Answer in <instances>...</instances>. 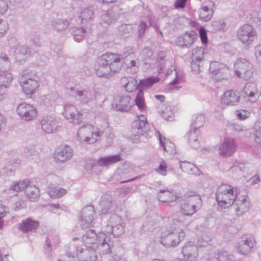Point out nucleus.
<instances>
[{
	"label": "nucleus",
	"mask_w": 261,
	"mask_h": 261,
	"mask_svg": "<svg viewBox=\"0 0 261 261\" xmlns=\"http://www.w3.org/2000/svg\"><path fill=\"white\" fill-rule=\"evenodd\" d=\"M180 167L183 172L190 174H197L199 172L198 168L194 164L187 161L180 162Z\"/></svg>",
	"instance_id": "obj_35"
},
{
	"label": "nucleus",
	"mask_w": 261,
	"mask_h": 261,
	"mask_svg": "<svg viewBox=\"0 0 261 261\" xmlns=\"http://www.w3.org/2000/svg\"><path fill=\"white\" fill-rule=\"evenodd\" d=\"M94 17V13L92 10L89 8L83 9L79 16L82 23H86L88 21L92 20Z\"/></svg>",
	"instance_id": "obj_38"
},
{
	"label": "nucleus",
	"mask_w": 261,
	"mask_h": 261,
	"mask_svg": "<svg viewBox=\"0 0 261 261\" xmlns=\"http://www.w3.org/2000/svg\"><path fill=\"white\" fill-rule=\"evenodd\" d=\"M210 71L219 80L226 79L229 73V70L225 65L216 61L211 63Z\"/></svg>",
	"instance_id": "obj_16"
},
{
	"label": "nucleus",
	"mask_w": 261,
	"mask_h": 261,
	"mask_svg": "<svg viewBox=\"0 0 261 261\" xmlns=\"http://www.w3.org/2000/svg\"><path fill=\"white\" fill-rule=\"evenodd\" d=\"M39 78L36 73L29 69L23 70L19 76V82L27 95H32L39 87Z\"/></svg>",
	"instance_id": "obj_6"
},
{
	"label": "nucleus",
	"mask_w": 261,
	"mask_h": 261,
	"mask_svg": "<svg viewBox=\"0 0 261 261\" xmlns=\"http://www.w3.org/2000/svg\"><path fill=\"white\" fill-rule=\"evenodd\" d=\"M179 223L173 225L172 222L169 230L162 231L160 242L163 246L169 248L175 247L182 241L186 236L185 232L180 228Z\"/></svg>",
	"instance_id": "obj_4"
},
{
	"label": "nucleus",
	"mask_w": 261,
	"mask_h": 261,
	"mask_svg": "<svg viewBox=\"0 0 261 261\" xmlns=\"http://www.w3.org/2000/svg\"><path fill=\"white\" fill-rule=\"evenodd\" d=\"M125 63L128 68H134V72H135L139 67V61L138 59L135 58H128L125 59Z\"/></svg>",
	"instance_id": "obj_54"
},
{
	"label": "nucleus",
	"mask_w": 261,
	"mask_h": 261,
	"mask_svg": "<svg viewBox=\"0 0 261 261\" xmlns=\"http://www.w3.org/2000/svg\"><path fill=\"white\" fill-rule=\"evenodd\" d=\"M214 3L213 1H205L199 11V19L203 21L210 20L213 15V11L212 8L214 7Z\"/></svg>",
	"instance_id": "obj_24"
},
{
	"label": "nucleus",
	"mask_w": 261,
	"mask_h": 261,
	"mask_svg": "<svg viewBox=\"0 0 261 261\" xmlns=\"http://www.w3.org/2000/svg\"><path fill=\"white\" fill-rule=\"evenodd\" d=\"M116 55L120 58V60L121 59H128V57L131 59L134 56V51L132 47H127L124 49L122 54Z\"/></svg>",
	"instance_id": "obj_56"
},
{
	"label": "nucleus",
	"mask_w": 261,
	"mask_h": 261,
	"mask_svg": "<svg viewBox=\"0 0 261 261\" xmlns=\"http://www.w3.org/2000/svg\"><path fill=\"white\" fill-rule=\"evenodd\" d=\"M87 35V33L83 28H76L73 32L74 39L75 41L80 42Z\"/></svg>",
	"instance_id": "obj_52"
},
{
	"label": "nucleus",
	"mask_w": 261,
	"mask_h": 261,
	"mask_svg": "<svg viewBox=\"0 0 261 261\" xmlns=\"http://www.w3.org/2000/svg\"><path fill=\"white\" fill-rule=\"evenodd\" d=\"M234 73L236 76L244 80H249L253 75V65L247 59L239 58L234 64Z\"/></svg>",
	"instance_id": "obj_8"
},
{
	"label": "nucleus",
	"mask_w": 261,
	"mask_h": 261,
	"mask_svg": "<svg viewBox=\"0 0 261 261\" xmlns=\"http://www.w3.org/2000/svg\"><path fill=\"white\" fill-rule=\"evenodd\" d=\"M188 197L187 202L184 203L181 205V213L178 217L174 216L172 218L173 225L179 223L181 225L184 222L185 216H191L195 213L201 205V198L199 195L193 194L192 195L186 194Z\"/></svg>",
	"instance_id": "obj_3"
},
{
	"label": "nucleus",
	"mask_w": 261,
	"mask_h": 261,
	"mask_svg": "<svg viewBox=\"0 0 261 261\" xmlns=\"http://www.w3.org/2000/svg\"><path fill=\"white\" fill-rule=\"evenodd\" d=\"M51 25L58 31H61L67 29L69 26V22L66 20L56 19L51 22Z\"/></svg>",
	"instance_id": "obj_41"
},
{
	"label": "nucleus",
	"mask_w": 261,
	"mask_h": 261,
	"mask_svg": "<svg viewBox=\"0 0 261 261\" xmlns=\"http://www.w3.org/2000/svg\"><path fill=\"white\" fill-rule=\"evenodd\" d=\"M8 30V22L5 20L0 19V37L4 36Z\"/></svg>",
	"instance_id": "obj_63"
},
{
	"label": "nucleus",
	"mask_w": 261,
	"mask_h": 261,
	"mask_svg": "<svg viewBox=\"0 0 261 261\" xmlns=\"http://www.w3.org/2000/svg\"><path fill=\"white\" fill-rule=\"evenodd\" d=\"M208 261H237L234 256L229 254L226 252L219 253L217 256L211 258Z\"/></svg>",
	"instance_id": "obj_39"
},
{
	"label": "nucleus",
	"mask_w": 261,
	"mask_h": 261,
	"mask_svg": "<svg viewBox=\"0 0 261 261\" xmlns=\"http://www.w3.org/2000/svg\"><path fill=\"white\" fill-rule=\"evenodd\" d=\"M159 200L162 202H170L175 200L177 196L175 191L160 190L158 195Z\"/></svg>",
	"instance_id": "obj_33"
},
{
	"label": "nucleus",
	"mask_w": 261,
	"mask_h": 261,
	"mask_svg": "<svg viewBox=\"0 0 261 261\" xmlns=\"http://www.w3.org/2000/svg\"><path fill=\"white\" fill-rule=\"evenodd\" d=\"M236 144L233 139H225L219 146V154L221 156H228L231 155L236 151Z\"/></svg>",
	"instance_id": "obj_20"
},
{
	"label": "nucleus",
	"mask_w": 261,
	"mask_h": 261,
	"mask_svg": "<svg viewBox=\"0 0 261 261\" xmlns=\"http://www.w3.org/2000/svg\"><path fill=\"white\" fill-rule=\"evenodd\" d=\"M130 97L128 95H118L116 96L112 102V108L121 112H127L130 110L133 101L130 102Z\"/></svg>",
	"instance_id": "obj_13"
},
{
	"label": "nucleus",
	"mask_w": 261,
	"mask_h": 261,
	"mask_svg": "<svg viewBox=\"0 0 261 261\" xmlns=\"http://www.w3.org/2000/svg\"><path fill=\"white\" fill-rule=\"evenodd\" d=\"M82 239L84 244L82 246L75 243L78 240L76 238H73V242L70 244L66 251L68 257H76L80 261H96V251L103 254H108L113 246V242L109 236L102 232L96 234L92 229L87 230Z\"/></svg>",
	"instance_id": "obj_1"
},
{
	"label": "nucleus",
	"mask_w": 261,
	"mask_h": 261,
	"mask_svg": "<svg viewBox=\"0 0 261 261\" xmlns=\"http://www.w3.org/2000/svg\"><path fill=\"white\" fill-rule=\"evenodd\" d=\"M182 254L189 261H198V248L192 242H188L182 248Z\"/></svg>",
	"instance_id": "obj_22"
},
{
	"label": "nucleus",
	"mask_w": 261,
	"mask_h": 261,
	"mask_svg": "<svg viewBox=\"0 0 261 261\" xmlns=\"http://www.w3.org/2000/svg\"><path fill=\"white\" fill-rule=\"evenodd\" d=\"M197 38V34L194 31L186 32L179 36L176 40V44L181 47H190Z\"/></svg>",
	"instance_id": "obj_17"
},
{
	"label": "nucleus",
	"mask_w": 261,
	"mask_h": 261,
	"mask_svg": "<svg viewBox=\"0 0 261 261\" xmlns=\"http://www.w3.org/2000/svg\"><path fill=\"white\" fill-rule=\"evenodd\" d=\"M201 62L202 61H197L194 60H192V61L191 63L192 70L196 73H199L201 70Z\"/></svg>",
	"instance_id": "obj_62"
},
{
	"label": "nucleus",
	"mask_w": 261,
	"mask_h": 261,
	"mask_svg": "<svg viewBox=\"0 0 261 261\" xmlns=\"http://www.w3.org/2000/svg\"><path fill=\"white\" fill-rule=\"evenodd\" d=\"M10 67L8 57L3 54H0V70L7 69Z\"/></svg>",
	"instance_id": "obj_55"
},
{
	"label": "nucleus",
	"mask_w": 261,
	"mask_h": 261,
	"mask_svg": "<svg viewBox=\"0 0 261 261\" xmlns=\"http://www.w3.org/2000/svg\"><path fill=\"white\" fill-rule=\"evenodd\" d=\"M176 77L171 82L168 86V88L171 90H179L181 87L176 85L181 83V79L177 76V73L176 72Z\"/></svg>",
	"instance_id": "obj_59"
},
{
	"label": "nucleus",
	"mask_w": 261,
	"mask_h": 261,
	"mask_svg": "<svg viewBox=\"0 0 261 261\" xmlns=\"http://www.w3.org/2000/svg\"><path fill=\"white\" fill-rule=\"evenodd\" d=\"M39 226V222L34 220L30 218H28L22 220L19 224L20 229L23 232L33 231L36 230Z\"/></svg>",
	"instance_id": "obj_29"
},
{
	"label": "nucleus",
	"mask_w": 261,
	"mask_h": 261,
	"mask_svg": "<svg viewBox=\"0 0 261 261\" xmlns=\"http://www.w3.org/2000/svg\"><path fill=\"white\" fill-rule=\"evenodd\" d=\"M237 195V189L228 185L220 186L216 194L218 206L222 209L229 207L234 203Z\"/></svg>",
	"instance_id": "obj_5"
},
{
	"label": "nucleus",
	"mask_w": 261,
	"mask_h": 261,
	"mask_svg": "<svg viewBox=\"0 0 261 261\" xmlns=\"http://www.w3.org/2000/svg\"><path fill=\"white\" fill-rule=\"evenodd\" d=\"M135 102L139 110L141 112L145 111L147 109L142 90H139L135 99Z\"/></svg>",
	"instance_id": "obj_37"
},
{
	"label": "nucleus",
	"mask_w": 261,
	"mask_h": 261,
	"mask_svg": "<svg viewBox=\"0 0 261 261\" xmlns=\"http://www.w3.org/2000/svg\"><path fill=\"white\" fill-rule=\"evenodd\" d=\"M159 81V79L158 77H149L145 80H142L140 81L139 86L141 88H148L151 87L153 84L156 83Z\"/></svg>",
	"instance_id": "obj_49"
},
{
	"label": "nucleus",
	"mask_w": 261,
	"mask_h": 261,
	"mask_svg": "<svg viewBox=\"0 0 261 261\" xmlns=\"http://www.w3.org/2000/svg\"><path fill=\"white\" fill-rule=\"evenodd\" d=\"M237 36L242 44L249 45L257 38V33L251 25L245 24L238 29Z\"/></svg>",
	"instance_id": "obj_9"
},
{
	"label": "nucleus",
	"mask_w": 261,
	"mask_h": 261,
	"mask_svg": "<svg viewBox=\"0 0 261 261\" xmlns=\"http://www.w3.org/2000/svg\"><path fill=\"white\" fill-rule=\"evenodd\" d=\"M100 16L101 21L107 24L112 23L114 20L113 16L110 11L102 12Z\"/></svg>",
	"instance_id": "obj_53"
},
{
	"label": "nucleus",
	"mask_w": 261,
	"mask_h": 261,
	"mask_svg": "<svg viewBox=\"0 0 261 261\" xmlns=\"http://www.w3.org/2000/svg\"><path fill=\"white\" fill-rule=\"evenodd\" d=\"M108 234H112L115 237H119L124 232V226L123 223L112 228L109 227L107 231Z\"/></svg>",
	"instance_id": "obj_45"
},
{
	"label": "nucleus",
	"mask_w": 261,
	"mask_h": 261,
	"mask_svg": "<svg viewBox=\"0 0 261 261\" xmlns=\"http://www.w3.org/2000/svg\"><path fill=\"white\" fill-rule=\"evenodd\" d=\"M234 113L237 118L240 120L246 119L250 115L249 111L243 109L236 110Z\"/></svg>",
	"instance_id": "obj_57"
},
{
	"label": "nucleus",
	"mask_w": 261,
	"mask_h": 261,
	"mask_svg": "<svg viewBox=\"0 0 261 261\" xmlns=\"http://www.w3.org/2000/svg\"><path fill=\"white\" fill-rule=\"evenodd\" d=\"M213 31H225L227 28L226 22L222 20L214 21L212 23Z\"/></svg>",
	"instance_id": "obj_50"
},
{
	"label": "nucleus",
	"mask_w": 261,
	"mask_h": 261,
	"mask_svg": "<svg viewBox=\"0 0 261 261\" xmlns=\"http://www.w3.org/2000/svg\"><path fill=\"white\" fill-rule=\"evenodd\" d=\"M66 193V190L61 188H50L48 191V194L53 198H58Z\"/></svg>",
	"instance_id": "obj_46"
},
{
	"label": "nucleus",
	"mask_w": 261,
	"mask_h": 261,
	"mask_svg": "<svg viewBox=\"0 0 261 261\" xmlns=\"http://www.w3.org/2000/svg\"><path fill=\"white\" fill-rule=\"evenodd\" d=\"M42 100L43 104L47 107L51 105L54 102V99L51 95H47L43 96Z\"/></svg>",
	"instance_id": "obj_64"
},
{
	"label": "nucleus",
	"mask_w": 261,
	"mask_h": 261,
	"mask_svg": "<svg viewBox=\"0 0 261 261\" xmlns=\"http://www.w3.org/2000/svg\"><path fill=\"white\" fill-rule=\"evenodd\" d=\"M120 58L114 54L107 53L98 58L94 65L96 74L100 77H108L111 73H116L121 69Z\"/></svg>",
	"instance_id": "obj_2"
},
{
	"label": "nucleus",
	"mask_w": 261,
	"mask_h": 261,
	"mask_svg": "<svg viewBox=\"0 0 261 261\" xmlns=\"http://www.w3.org/2000/svg\"><path fill=\"white\" fill-rule=\"evenodd\" d=\"M254 243L255 241L252 238H247L245 240H242L238 242L237 246L238 253L243 255H247L250 252Z\"/></svg>",
	"instance_id": "obj_25"
},
{
	"label": "nucleus",
	"mask_w": 261,
	"mask_h": 261,
	"mask_svg": "<svg viewBox=\"0 0 261 261\" xmlns=\"http://www.w3.org/2000/svg\"><path fill=\"white\" fill-rule=\"evenodd\" d=\"M199 134V130L195 129L191 127H190V129L188 134L189 143L195 149H197L199 146V143L198 141Z\"/></svg>",
	"instance_id": "obj_34"
},
{
	"label": "nucleus",
	"mask_w": 261,
	"mask_h": 261,
	"mask_svg": "<svg viewBox=\"0 0 261 261\" xmlns=\"http://www.w3.org/2000/svg\"><path fill=\"white\" fill-rule=\"evenodd\" d=\"M122 223L123 222L119 216L116 215H113L110 217L109 220H108V223L105 227V231H107V230L109 227L113 228L114 227H116V226H118Z\"/></svg>",
	"instance_id": "obj_44"
},
{
	"label": "nucleus",
	"mask_w": 261,
	"mask_h": 261,
	"mask_svg": "<svg viewBox=\"0 0 261 261\" xmlns=\"http://www.w3.org/2000/svg\"><path fill=\"white\" fill-rule=\"evenodd\" d=\"M99 132L92 125L87 124L80 127L76 134L77 140L81 143H93L99 136Z\"/></svg>",
	"instance_id": "obj_7"
},
{
	"label": "nucleus",
	"mask_w": 261,
	"mask_h": 261,
	"mask_svg": "<svg viewBox=\"0 0 261 261\" xmlns=\"http://www.w3.org/2000/svg\"><path fill=\"white\" fill-rule=\"evenodd\" d=\"M72 150L68 146L58 148L54 153V159L56 162L63 163L70 160L72 156Z\"/></svg>",
	"instance_id": "obj_19"
},
{
	"label": "nucleus",
	"mask_w": 261,
	"mask_h": 261,
	"mask_svg": "<svg viewBox=\"0 0 261 261\" xmlns=\"http://www.w3.org/2000/svg\"><path fill=\"white\" fill-rule=\"evenodd\" d=\"M121 160V155L119 154L101 157L98 159L97 163L100 166H109Z\"/></svg>",
	"instance_id": "obj_32"
},
{
	"label": "nucleus",
	"mask_w": 261,
	"mask_h": 261,
	"mask_svg": "<svg viewBox=\"0 0 261 261\" xmlns=\"http://www.w3.org/2000/svg\"><path fill=\"white\" fill-rule=\"evenodd\" d=\"M42 129L46 133L55 132L58 127V122L56 119L51 116L44 117L41 121Z\"/></svg>",
	"instance_id": "obj_26"
},
{
	"label": "nucleus",
	"mask_w": 261,
	"mask_h": 261,
	"mask_svg": "<svg viewBox=\"0 0 261 261\" xmlns=\"http://www.w3.org/2000/svg\"><path fill=\"white\" fill-rule=\"evenodd\" d=\"M150 22L148 21L146 22L143 20H140L137 25V33L139 38L144 36L145 31L150 26Z\"/></svg>",
	"instance_id": "obj_47"
},
{
	"label": "nucleus",
	"mask_w": 261,
	"mask_h": 261,
	"mask_svg": "<svg viewBox=\"0 0 261 261\" xmlns=\"http://www.w3.org/2000/svg\"><path fill=\"white\" fill-rule=\"evenodd\" d=\"M26 195L31 201H35L39 197V191L37 187L34 185H29L26 188Z\"/></svg>",
	"instance_id": "obj_36"
},
{
	"label": "nucleus",
	"mask_w": 261,
	"mask_h": 261,
	"mask_svg": "<svg viewBox=\"0 0 261 261\" xmlns=\"http://www.w3.org/2000/svg\"><path fill=\"white\" fill-rule=\"evenodd\" d=\"M20 161L16 159L7 160L5 156L0 155V176H2L9 172L14 171L15 168L19 165Z\"/></svg>",
	"instance_id": "obj_15"
},
{
	"label": "nucleus",
	"mask_w": 261,
	"mask_h": 261,
	"mask_svg": "<svg viewBox=\"0 0 261 261\" xmlns=\"http://www.w3.org/2000/svg\"><path fill=\"white\" fill-rule=\"evenodd\" d=\"M121 84L124 88L125 90L128 92H132L137 89L139 86L137 85V80L131 76L124 77L121 79Z\"/></svg>",
	"instance_id": "obj_31"
},
{
	"label": "nucleus",
	"mask_w": 261,
	"mask_h": 261,
	"mask_svg": "<svg viewBox=\"0 0 261 261\" xmlns=\"http://www.w3.org/2000/svg\"><path fill=\"white\" fill-rule=\"evenodd\" d=\"M29 181L28 180H21L12 183L10 186V190L14 191H21L27 188Z\"/></svg>",
	"instance_id": "obj_48"
},
{
	"label": "nucleus",
	"mask_w": 261,
	"mask_h": 261,
	"mask_svg": "<svg viewBox=\"0 0 261 261\" xmlns=\"http://www.w3.org/2000/svg\"><path fill=\"white\" fill-rule=\"evenodd\" d=\"M240 100L239 94L234 91L229 90L225 92L221 98L222 102L226 106H237Z\"/></svg>",
	"instance_id": "obj_21"
},
{
	"label": "nucleus",
	"mask_w": 261,
	"mask_h": 261,
	"mask_svg": "<svg viewBox=\"0 0 261 261\" xmlns=\"http://www.w3.org/2000/svg\"><path fill=\"white\" fill-rule=\"evenodd\" d=\"M64 109L63 114L70 123L74 125H79L83 122V114L81 111H78L75 106L67 103L64 105Z\"/></svg>",
	"instance_id": "obj_11"
},
{
	"label": "nucleus",
	"mask_w": 261,
	"mask_h": 261,
	"mask_svg": "<svg viewBox=\"0 0 261 261\" xmlns=\"http://www.w3.org/2000/svg\"><path fill=\"white\" fill-rule=\"evenodd\" d=\"M17 114L21 119L25 121L34 119L37 116L35 108L30 104L23 102L20 103L17 108Z\"/></svg>",
	"instance_id": "obj_14"
},
{
	"label": "nucleus",
	"mask_w": 261,
	"mask_h": 261,
	"mask_svg": "<svg viewBox=\"0 0 261 261\" xmlns=\"http://www.w3.org/2000/svg\"><path fill=\"white\" fill-rule=\"evenodd\" d=\"M204 50L203 47H196L192 50V60L202 61L203 59Z\"/></svg>",
	"instance_id": "obj_51"
},
{
	"label": "nucleus",
	"mask_w": 261,
	"mask_h": 261,
	"mask_svg": "<svg viewBox=\"0 0 261 261\" xmlns=\"http://www.w3.org/2000/svg\"><path fill=\"white\" fill-rule=\"evenodd\" d=\"M96 215L94 207L92 205L84 207L80 215L79 223L82 229H85L93 226Z\"/></svg>",
	"instance_id": "obj_10"
},
{
	"label": "nucleus",
	"mask_w": 261,
	"mask_h": 261,
	"mask_svg": "<svg viewBox=\"0 0 261 261\" xmlns=\"http://www.w3.org/2000/svg\"><path fill=\"white\" fill-rule=\"evenodd\" d=\"M245 170V164L243 163L236 162L230 167L229 170L236 176H241Z\"/></svg>",
	"instance_id": "obj_40"
},
{
	"label": "nucleus",
	"mask_w": 261,
	"mask_h": 261,
	"mask_svg": "<svg viewBox=\"0 0 261 261\" xmlns=\"http://www.w3.org/2000/svg\"><path fill=\"white\" fill-rule=\"evenodd\" d=\"M31 50L27 46L19 45L14 51L16 60L22 63L25 62L31 55Z\"/></svg>",
	"instance_id": "obj_28"
},
{
	"label": "nucleus",
	"mask_w": 261,
	"mask_h": 261,
	"mask_svg": "<svg viewBox=\"0 0 261 261\" xmlns=\"http://www.w3.org/2000/svg\"><path fill=\"white\" fill-rule=\"evenodd\" d=\"M167 166L164 161L160 163L158 167L155 169V171L159 174L165 176L167 174Z\"/></svg>",
	"instance_id": "obj_61"
},
{
	"label": "nucleus",
	"mask_w": 261,
	"mask_h": 261,
	"mask_svg": "<svg viewBox=\"0 0 261 261\" xmlns=\"http://www.w3.org/2000/svg\"><path fill=\"white\" fill-rule=\"evenodd\" d=\"M235 200V210L237 216H241L249 210L250 204L248 196H241Z\"/></svg>",
	"instance_id": "obj_23"
},
{
	"label": "nucleus",
	"mask_w": 261,
	"mask_h": 261,
	"mask_svg": "<svg viewBox=\"0 0 261 261\" xmlns=\"http://www.w3.org/2000/svg\"><path fill=\"white\" fill-rule=\"evenodd\" d=\"M253 133L254 141L261 146V127L255 126Z\"/></svg>",
	"instance_id": "obj_60"
},
{
	"label": "nucleus",
	"mask_w": 261,
	"mask_h": 261,
	"mask_svg": "<svg viewBox=\"0 0 261 261\" xmlns=\"http://www.w3.org/2000/svg\"><path fill=\"white\" fill-rule=\"evenodd\" d=\"M133 127L134 134L130 137L133 142L137 143L139 140L140 136L149 130V124L141 123V121L135 120L133 123Z\"/></svg>",
	"instance_id": "obj_18"
},
{
	"label": "nucleus",
	"mask_w": 261,
	"mask_h": 261,
	"mask_svg": "<svg viewBox=\"0 0 261 261\" xmlns=\"http://www.w3.org/2000/svg\"><path fill=\"white\" fill-rule=\"evenodd\" d=\"M13 79V75L10 72H4L0 74V85L8 88Z\"/></svg>",
	"instance_id": "obj_43"
},
{
	"label": "nucleus",
	"mask_w": 261,
	"mask_h": 261,
	"mask_svg": "<svg viewBox=\"0 0 261 261\" xmlns=\"http://www.w3.org/2000/svg\"><path fill=\"white\" fill-rule=\"evenodd\" d=\"M99 204L101 207V214H106L109 211H113L116 207V205L112 202L111 198L108 196H103L101 197Z\"/></svg>",
	"instance_id": "obj_30"
},
{
	"label": "nucleus",
	"mask_w": 261,
	"mask_h": 261,
	"mask_svg": "<svg viewBox=\"0 0 261 261\" xmlns=\"http://www.w3.org/2000/svg\"><path fill=\"white\" fill-rule=\"evenodd\" d=\"M204 123V116L202 114H197L194 117L191 127L195 129L199 130V128L202 126Z\"/></svg>",
	"instance_id": "obj_42"
},
{
	"label": "nucleus",
	"mask_w": 261,
	"mask_h": 261,
	"mask_svg": "<svg viewBox=\"0 0 261 261\" xmlns=\"http://www.w3.org/2000/svg\"><path fill=\"white\" fill-rule=\"evenodd\" d=\"M68 90L71 95H77L79 100L83 103L89 104L94 101L96 97L97 92L95 90L86 89H75L74 87H70Z\"/></svg>",
	"instance_id": "obj_12"
},
{
	"label": "nucleus",
	"mask_w": 261,
	"mask_h": 261,
	"mask_svg": "<svg viewBox=\"0 0 261 261\" xmlns=\"http://www.w3.org/2000/svg\"><path fill=\"white\" fill-rule=\"evenodd\" d=\"M8 212V208L0 202V229L3 227L4 221L2 219L5 217Z\"/></svg>",
	"instance_id": "obj_58"
},
{
	"label": "nucleus",
	"mask_w": 261,
	"mask_h": 261,
	"mask_svg": "<svg viewBox=\"0 0 261 261\" xmlns=\"http://www.w3.org/2000/svg\"><path fill=\"white\" fill-rule=\"evenodd\" d=\"M257 91V90L255 84L248 83L244 86L242 93L245 99L253 102H255L257 99L255 96Z\"/></svg>",
	"instance_id": "obj_27"
}]
</instances>
